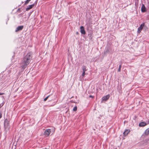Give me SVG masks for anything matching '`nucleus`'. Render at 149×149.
Returning a JSON list of instances; mask_svg holds the SVG:
<instances>
[{"label": "nucleus", "instance_id": "21", "mask_svg": "<svg viewBox=\"0 0 149 149\" xmlns=\"http://www.w3.org/2000/svg\"><path fill=\"white\" fill-rule=\"evenodd\" d=\"M148 124H149V120L148 121Z\"/></svg>", "mask_w": 149, "mask_h": 149}, {"label": "nucleus", "instance_id": "4", "mask_svg": "<svg viewBox=\"0 0 149 149\" xmlns=\"http://www.w3.org/2000/svg\"><path fill=\"white\" fill-rule=\"evenodd\" d=\"M109 95H107L103 97L102 98V101H106L108 100L109 98Z\"/></svg>", "mask_w": 149, "mask_h": 149}, {"label": "nucleus", "instance_id": "18", "mask_svg": "<svg viewBox=\"0 0 149 149\" xmlns=\"http://www.w3.org/2000/svg\"><path fill=\"white\" fill-rule=\"evenodd\" d=\"M77 109V107H75V111H76Z\"/></svg>", "mask_w": 149, "mask_h": 149}, {"label": "nucleus", "instance_id": "22", "mask_svg": "<svg viewBox=\"0 0 149 149\" xmlns=\"http://www.w3.org/2000/svg\"><path fill=\"white\" fill-rule=\"evenodd\" d=\"M90 97H92V96H91V95H90V96H89Z\"/></svg>", "mask_w": 149, "mask_h": 149}, {"label": "nucleus", "instance_id": "13", "mask_svg": "<svg viewBox=\"0 0 149 149\" xmlns=\"http://www.w3.org/2000/svg\"><path fill=\"white\" fill-rule=\"evenodd\" d=\"M121 67H122L121 65H120L119 66V68L118 70V72H120V71Z\"/></svg>", "mask_w": 149, "mask_h": 149}, {"label": "nucleus", "instance_id": "6", "mask_svg": "<svg viewBox=\"0 0 149 149\" xmlns=\"http://www.w3.org/2000/svg\"><path fill=\"white\" fill-rule=\"evenodd\" d=\"M80 32L82 34H86V32L84 30V28L83 26H81L80 27Z\"/></svg>", "mask_w": 149, "mask_h": 149}, {"label": "nucleus", "instance_id": "7", "mask_svg": "<svg viewBox=\"0 0 149 149\" xmlns=\"http://www.w3.org/2000/svg\"><path fill=\"white\" fill-rule=\"evenodd\" d=\"M130 130L129 129H126L123 132V135L124 136H126L130 132Z\"/></svg>", "mask_w": 149, "mask_h": 149}, {"label": "nucleus", "instance_id": "2", "mask_svg": "<svg viewBox=\"0 0 149 149\" xmlns=\"http://www.w3.org/2000/svg\"><path fill=\"white\" fill-rule=\"evenodd\" d=\"M145 26V23H143L142 24H141L140 26L138 28V31H137V32L138 33H140L143 29V27Z\"/></svg>", "mask_w": 149, "mask_h": 149}, {"label": "nucleus", "instance_id": "5", "mask_svg": "<svg viewBox=\"0 0 149 149\" xmlns=\"http://www.w3.org/2000/svg\"><path fill=\"white\" fill-rule=\"evenodd\" d=\"M141 11L143 13L146 12V8L144 4H142L141 8Z\"/></svg>", "mask_w": 149, "mask_h": 149}, {"label": "nucleus", "instance_id": "20", "mask_svg": "<svg viewBox=\"0 0 149 149\" xmlns=\"http://www.w3.org/2000/svg\"><path fill=\"white\" fill-rule=\"evenodd\" d=\"M74 110H75V109H74V107H73V111H74Z\"/></svg>", "mask_w": 149, "mask_h": 149}, {"label": "nucleus", "instance_id": "17", "mask_svg": "<svg viewBox=\"0 0 149 149\" xmlns=\"http://www.w3.org/2000/svg\"><path fill=\"white\" fill-rule=\"evenodd\" d=\"M2 117V114L0 112V118Z\"/></svg>", "mask_w": 149, "mask_h": 149}, {"label": "nucleus", "instance_id": "8", "mask_svg": "<svg viewBox=\"0 0 149 149\" xmlns=\"http://www.w3.org/2000/svg\"><path fill=\"white\" fill-rule=\"evenodd\" d=\"M147 123L144 122H141L139 123V125L140 127H143L146 125Z\"/></svg>", "mask_w": 149, "mask_h": 149}, {"label": "nucleus", "instance_id": "23", "mask_svg": "<svg viewBox=\"0 0 149 149\" xmlns=\"http://www.w3.org/2000/svg\"><path fill=\"white\" fill-rule=\"evenodd\" d=\"M1 104H0V108H1Z\"/></svg>", "mask_w": 149, "mask_h": 149}, {"label": "nucleus", "instance_id": "10", "mask_svg": "<svg viewBox=\"0 0 149 149\" xmlns=\"http://www.w3.org/2000/svg\"><path fill=\"white\" fill-rule=\"evenodd\" d=\"M34 4H33L32 5H29L28 6V7L26 8V10L28 11L30 10V9L32 8V7L34 6Z\"/></svg>", "mask_w": 149, "mask_h": 149}, {"label": "nucleus", "instance_id": "15", "mask_svg": "<svg viewBox=\"0 0 149 149\" xmlns=\"http://www.w3.org/2000/svg\"><path fill=\"white\" fill-rule=\"evenodd\" d=\"M85 72L86 71H83V72L82 74V75L83 77H84L85 74Z\"/></svg>", "mask_w": 149, "mask_h": 149}, {"label": "nucleus", "instance_id": "9", "mask_svg": "<svg viewBox=\"0 0 149 149\" xmlns=\"http://www.w3.org/2000/svg\"><path fill=\"white\" fill-rule=\"evenodd\" d=\"M23 26H18L16 29V30H15L16 32H17L19 31H20L23 28Z\"/></svg>", "mask_w": 149, "mask_h": 149}, {"label": "nucleus", "instance_id": "14", "mask_svg": "<svg viewBox=\"0 0 149 149\" xmlns=\"http://www.w3.org/2000/svg\"><path fill=\"white\" fill-rule=\"evenodd\" d=\"M31 0H26V1H25V3H24L25 4V5H26V4H27L28 3H29V2L31 1Z\"/></svg>", "mask_w": 149, "mask_h": 149}, {"label": "nucleus", "instance_id": "11", "mask_svg": "<svg viewBox=\"0 0 149 149\" xmlns=\"http://www.w3.org/2000/svg\"><path fill=\"white\" fill-rule=\"evenodd\" d=\"M144 133L146 135H147L149 134V128L145 130Z\"/></svg>", "mask_w": 149, "mask_h": 149}, {"label": "nucleus", "instance_id": "16", "mask_svg": "<svg viewBox=\"0 0 149 149\" xmlns=\"http://www.w3.org/2000/svg\"><path fill=\"white\" fill-rule=\"evenodd\" d=\"M49 96H47V97H46L44 99V101H46V100H47V99H48V98L49 97Z\"/></svg>", "mask_w": 149, "mask_h": 149}, {"label": "nucleus", "instance_id": "3", "mask_svg": "<svg viewBox=\"0 0 149 149\" xmlns=\"http://www.w3.org/2000/svg\"><path fill=\"white\" fill-rule=\"evenodd\" d=\"M51 132V130L50 129H47L44 132V134L46 135V136H48L50 134Z\"/></svg>", "mask_w": 149, "mask_h": 149}, {"label": "nucleus", "instance_id": "12", "mask_svg": "<svg viewBox=\"0 0 149 149\" xmlns=\"http://www.w3.org/2000/svg\"><path fill=\"white\" fill-rule=\"evenodd\" d=\"M82 69L83 71H86V66H83L82 67Z\"/></svg>", "mask_w": 149, "mask_h": 149}, {"label": "nucleus", "instance_id": "24", "mask_svg": "<svg viewBox=\"0 0 149 149\" xmlns=\"http://www.w3.org/2000/svg\"><path fill=\"white\" fill-rule=\"evenodd\" d=\"M36 2H37V1H35Z\"/></svg>", "mask_w": 149, "mask_h": 149}, {"label": "nucleus", "instance_id": "19", "mask_svg": "<svg viewBox=\"0 0 149 149\" xmlns=\"http://www.w3.org/2000/svg\"><path fill=\"white\" fill-rule=\"evenodd\" d=\"M4 94V93H0V95H3Z\"/></svg>", "mask_w": 149, "mask_h": 149}, {"label": "nucleus", "instance_id": "1", "mask_svg": "<svg viewBox=\"0 0 149 149\" xmlns=\"http://www.w3.org/2000/svg\"><path fill=\"white\" fill-rule=\"evenodd\" d=\"M32 53L31 52L28 53L25 56L23 60V61L21 63V67L24 69L28 65L32 59Z\"/></svg>", "mask_w": 149, "mask_h": 149}]
</instances>
